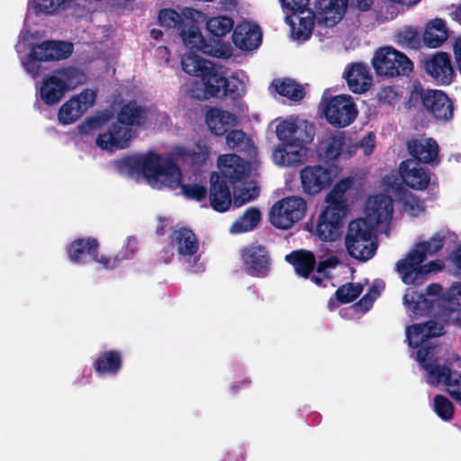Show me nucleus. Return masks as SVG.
Wrapping results in <instances>:
<instances>
[{
    "label": "nucleus",
    "instance_id": "f257e3e1",
    "mask_svg": "<svg viewBox=\"0 0 461 461\" xmlns=\"http://www.w3.org/2000/svg\"><path fill=\"white\" fill-rule=\"evenodd\" d=\"M349 2H281L283 8L290 10L285 14V23L290 26L292 38L298 41H307L312 33L314 24L321 28H333L344 17Z\"/></svg>",
    "mask_w": 461,
    "mask_h": 461
},
{
    "label": "nucleus",
    "instance_id": "f03ea898",
    "mask_svg": "<svg viewBox=\"0 0 461 461\" xmlns=\"http://www.w3.org/2000/svg\"><path fill=\"white\" fill-rule=\"evenodd\" d=\"M121 173L129 176L141 173L147 182L154 188L176 190L183 176L180 167L173 156H163L154 151L145 155L126 156L116 161Z\"/></svg>",
    "mask_w": 461,
    "mask_h": 461
},
{
    "label": "nucleus",
    "instance_id": "7ed1b4c3",
    "mask_svg": "<svg viewBox=\"0 0 461 461\" xmlns=\"http://www.w3.org/2000/svg\"><path fill=\"white\" fill-rule=\"evenodd\" d=\"M149 109L139 104L135 100L122 104L116 114V121L109 128L99 133L95 145L102 150L114 152L128 149L139 131L149 122Z\"/></svg>",
    "mask_w": 461,
    "mask_h": 461
},
{
    "label": "nucleus",
    "instance_id": "20e7f679",
    "mask_svg": "<svg viewBox=\"0 0 461 461\" xmlns=\"http://www.w3.org/2000/svg\"><path fill=\"white\" fill-rule=\"evenodd\" d=\"M348 185L344 182L336 184L327 194V206L321 212L315 229V235L322 241L335 240L342 227V221L348 211L345 193Z\"/></svg>",
    "mask_w": 461,
    "mask_h": 461
},
{
    "label": "nucleus",
    "instance_id": "39448f33",
    "mask_svg": "<svg viewBox=\"0 0 461 461\" xmlns=\"http://www.w3.org/2000/svg\"><path fill=\"white\" fill-rule=\"evenodd\" d=\"M372 237L373 226L366 219L352 220L348 223L345 236V246L348 255L363 262L372 258L377 249Z\"/></svg>",
    "mask_w": 461,
    "mask_h": 461
},
{
    "label": "nucleus",
    "instance_id": "423d86ee",
    "mask_svg": "<svg viewBox=\"0 0 461 461\" xmlns=\"http://www.w3.org/2000/svg\"><path fill=\"white\" fill-rule=\"evenodd\" d=\"M411 105L420 104L422 110L437 121L449 122L454 116V103L448 95L437 89L415 87L410 94Z\"/></svg>",
    "mask_w": 461,
    "mask_h": 461
},
{
    "label": "nucleus",
    "instance_id": "0eeeda50",
    "mask_svg": "<svg viewBox=\"0 0 461 461\" xmlns=\"http://www.w3.org/2000/svg\"><path fill=\"white\" fill-rule=\"evenodd\" d=\"M373 68L379 77H404L413 70L412 61L393 47L378 49L372 59Z\"/></svg>",
    "mask_w": 461,
    "mask_h": 461
},
{
    "label": "nucleus",
    "instance_id": "6e6552de",
    "mask_svg": "<svg viewBox=\"0 0 461 461\" xmlns=\"http://www.w3.org/2000/svg\"><path fill=\"white\" fill-rule=\"evenodd\" d=\"M169 245L176 249L179 259L187 265L189 271L199 273L204 270L198 253L199 240L191 229L182 227L174 230L169 236Z\"/></svg>",
    "mask_w": 461,
    "mask_h": 461
},
{
    "label": "nucleus",
    "instance_id": "1a4fd4ad",
    "mask_svg": "<svg viewBox=\"0 0 461 461\" xmlns=\"http://www.w3.org/2000/svg\"><path fill=\"white\" fill-rule=\"evenodd\" d=\"M306 212L307 203L303 197L286 196L273 204L269 212V221L277 229L288 230L303 220Z\"/></svg>",
    "mask_w": 461,
    "mask_h": 461
},
{
    "label": "nucleus",
    "instance_id": "9d476101",
    "mask_svg": "<svg viewBox=\"0 0 461 461\" xmlns=\"http://www.w3.org/2000/svg\"><path fill=\"white\" fill-rule=\"evenodd\" d=\"M322 113L330 125L345 128L353 123L358 110L350 95H338L323 100Z\"/></svg>",
    "mask_w": 461,
    "mask_h": 461
},
{
    "label": "nucleus",
    "instance_id": "9b49d317",
    "mask_svg": "<svg viewBox=\"0 0 461 461\" xmlns=\"http://www.w3.org/2000/svg\"><path fill=\"white\" fill-rule=\"evenodd\" d=\"M426 260L414 247L409 250L405 258L395 264V271L400 275L403 284L420 285L423 284L429 274V266H423Z\"/></svg>",
    "mask_w": 461,
    "mask_h": 461
},
{
    "label": "nucleus",
    "instance_id": "f8f14e48",
    "mask_svg": "<svg viewBox=\"0 0 461 461\" xmlns=\"http://www.w3.org/2000/svg\"><path fill=\"white\" fill-rule=\"evenodd\" d=\"M430 348L420 347L417 351V359L422 367L428 372L427 382L432 386L444 383L447 388L453 386L461 387V373L451 372L449 366L432 365L428 361Z\"/></svg>",
    "mask_w": 461,
    "mask_h": 461
},
{
    "label": "nucleus",
    "instance_id": "ddd939ff",
    "mask_svg": "<svg viewBox=\"0 0 461 461\" xmlns=\"http://www.w3.org/2000/svg\"><path fill=\"white\" fill-rule=\"evenodd\" d=\"M333 178L332 170L321 165L306 166L300 171L303 192L312 196L328 189Z\"/></svg>",
    "mask_w": 461,
    "mask_h": 461
},
{
    "label": "nucleus",
    "instance_id": "4468645a",
    "mask_svg": "<svg viewBox=\"0 0 461 461\" xmlns=\"http://www.w3.org/2000/svg\"><path fill=\"white\" fill-rule=\"evenodd\" d=\"M422 65L425 72L438 86H448L456 77L450 55L447 52L438 51L425 58Z\"/></svg>",
    "mask_w": 461,
    "mask_h": 461
},
{
    "label": "nucleus",
    "instance_id": "2eb2a0df",
    "mask_svg": "<svg viewBox=\"0 0 461 461\" xmlns=\"http://www.w3.org/2000/svg\"><path fill=\"white\" fill-rule=\"evenodd\" d=\"M245 272L253 277H266L270 270V258L262 245L245 247L241 253Z\"/></svg>",
    "mask_w": 461,
    "mask_h": 461
},
{
    "label": "nucleus",
    "instance_id": "dca6fc26",
    "mask_svg": "<svg viewBox=\"0 0 461 461\" xmlns=\"http://www.w3.org/2000/svg\"><path fill=\"white\" fill-rule=\"evenodd\" d=\"M210 206L218 212H227L232 203V196L227 182L218 172L210 176V186L207 193Z\"/></svg>",
    "mask_w": 461,
    "mask_h": 461
},
{
    "label": "nucleus",
    "instance_id": "f3484780",
    "mask_svg": "<svg viewBox=\"0 0 461 461\" xmlns=\"http://www.w3.org/2000/svg\"><path fill=\"white\" fill-rule=\"evenodd\" d=\"M100 243L94 237L77 238L66 247L68 259L76 265H85L93 261L99 251Z\"/></svg>",
    "mask_w": 461,
    "mask_h": 461
},
{
    "label": "nucleus",
    "instance_id": "a211bd4d",
    "mask_svg": "<svg viewBox=\"0 0 461 461\" xmlns=\"http://www.w3.org/2000/svg\"><path fill=\"white\" fill-rule=\"evenodd\" d=\"M218 175L230 185L242 182L247 176L249 167L246 161L236 154H226L218 158Z\"/></svg>",
    "mask_w": 461,
    "mask_h": 461
},
{
    "label": "nucleus",
    "instance_id": "6ab92c4d",
    "mask_svg": "<svg viewBox=\"0 0 461 461\" xmlns=\"http://www.w3.org/2000/svg\"><path fill=\"white\" fill-rule=\"evenodd\" d=\"M409 154L415 162L423 164H436L440 161L438 158L439 147L432 138L411 139L406 142Z\"/></svg>",
    "mask_w": 461,
    "mask_h": 461
},
{
    "label": "nucleus",
    "instance_id": "aec40b11",
    "mask_svg": "<svg viewBox=\"0 0 461 461\" xmlns=\"http://www.w3.org/2000/svg\"><path fill=\"white\" fill-rule=\"evenodd\" d=\"M399 173L403 183L413 190L423 191L430 183V172L421 167L413 159H406L400 163Z\"/></svg>",
    "mask_w": 461,
    "mask_h": 461
},
{
    "label": "nucleus",
    "instance_id": "412c9836",
    "mask_svg": "<svg viewBox=\"0 0 461 461\" xmlns=\"http://www.w3.org/2000/svg\"><path fill=\"white\" fill-rule=\"evenodd\" d=\"M231 39L238 49L254 50L262 43L261 28L258 24L242 22L234 28Z\"/></svg>",
    "mask_w": 461,
    "mask_h": 461
},
{
    "label": "nucleus",
    "instance_id": "4be33fe9",
    "mask_svg": "<svg viewBox=\"0 0 461 461\" xmlns=\"http://www.w3.org/2000/svg\"><path fill=\"white\" fill-rule=\"evenodd\" d=\"M366 211L367 217L376 224L389 223L393 213V199L384 194L369 196L366 200Z\"/></svg>",
    "mask_w": 461,
    "mask_h": 461
},
{
    "label": "nucleus",
    "instance_id": "5701e85b",
    "mask_svg": "<svg viewBox=\"0 0 461 461\" xmlns=\"http://www.w3.org/2000/svg\"><path fill=\"white\" fill-rule=\"evenodd\" d=\"M443 334V326L434 321L416 323L406 329V339L409 346L412 348H418L428 339L440 337Z\"/></svg>",
    "mask_w": 461,
    "mask_h": 461
},
{
    "label": "nucleus",
    "instance_id": "b1692460",
    "mask_svg": "<svg viewBox=\"0 0 461 461\" xmlns=\"http://www.w3.org/2000/svg\"><path fill=\"white\" fill-rule=\"evenodd\" d=\"M67 93L65 84L60 80L55 70L46 75L40 88V98L47 105L59 103Z\"/></svg>",
    "mask_w": 461,
    "mask_h": 461
},
{
    "label": "nucleus",
    "instance_id": "393cba45",
    "mask_svg": "<svg viewBox=\"0 0 461 461\" xmlns=\"http://www.w3.org/2000/svg\"><path fill=\"white\" fill-rule=\"evenodd\" d=\"M345 141V134L342 131H337L321 140L317 149L319 159L326 164L336 162L342 152Z\"/></svg>",
    "mask_w": 461,
    "mask_h": 461
},
{
    "label": "nucleus",
    "instance_id": "a878e982",
    "mask_svg": "<svg viewBox=\"0 0 461 461\" xmlns=\"http://www.w3.org/2000/svg\"><path fill=\"white\" fill-rule=\"evenodd\" d=\"M345 78L348 88L355 94L366 92L372 85L369 69L362 63L352 64L345 72Z\"/></svg>",
    "mask_w": 461,
    "mask_h": 461
},
{
    "label": "nucleus",
    "instance_id": "bb28decb",
    "mask_svg": "<svg viewBox=\"0 0 461 461\" xmlns=\"http://www.w3.org/2000/svg\"><path fill=\"white\" fill-rule=\"evenodd\" d=\"M285 261L293 266L298 276L304 279H308L316 267L315 255L310 250H294L285 256Z\"/></svg>",
    "mask_w": 461,
    "mask_h": 461
},
{
    "label": "nucleus",
    "instance_id": "cd10ccee",
    "mask_svg": "<svg viewBox=\"0 0 461 461\" xmlns=\"http://www.w3.org/2000/svg\"><path fill=\"white\" fill-rule=\"evenodd\" d=\"M404 304L410 308L416 315H438V303L436 299L419 293L417 291H411L407 293L403 296Z\"/></svg>",
    "mask_w": 461,
    "mask_h": 461
},
{
    "label": "nucleus",
    "instance_id": "c85d7f7f",
    "mask_svg": "<svg viewBox=\"0 0 461 461\" xmlns=\"http://www.w3.org/2000/svg\"><path fill=\"white\" fill-rule=\"evenodd\" d=\"M93 367L99 375H116L122 367V354L117 349L101 352L94 361Z\"/></svg>",
    "mask_w": 461,
    "mask_h": 461
},
{
    "label": "nucleus",
    "instance_id": "c756f323",
    "mask_svg": "<svg viewBox=\"0 0 461 461\" xmlns=\"http://www.w3.org/2000/svg\"><path fill=\"white\" fill-rule=\"evenodd\" d=\"M448 38V31L444 20L436 18L426 23L422 34L424 46L431 49L440 47Z\"/></svg>",
    "mask_w": 461,
    "mask_h": 461
},
{
    "label": "nucleus",
    "instance_id": "7c9ffc66",
    "mask_svg": "<svg viewBox=\"0 0 461 461\" xmlns=\"http://www.w3.org/2000/svg\"><path fill=\"white\" fill-rule=\"evenodd\" d=\"M276 134L282 145L289 142L299 141L301 143H310L313 136L308 134L295 122L283 121L276 125Z\"/></svg>",
    "mask_w": 461,
    "mask_h": 461
},
{
    "label": "nucleus",
    "instance_id": "2f4dec72",
    "mask_svg": "<svg viewBox=\"0 0 461 461\" xmlns=\"http://www.w3.org/2000/svg\"><path fill=\"white\" fill-rule=\"evenodd\" d=\"M205 121L211 132L216 136H222L230 125H233L236 118L228 111L211 108L205 116Z\"/></svg>",
    "mask_w": 461,
    "mask_h": 461
},
{
    "label": "nucleus",
    "instance_id": "473e14b6",
    "mask_svg": "<svg viewBox=\"0 0 461 461\" xmlns=\"http://www.w3.org/2000/svg\"><path fill=\"white\" fill-rule=\"evenodd\" d=\"M210 151L205 145L196 144L193 149L183 146L176 147L174 151L167 156H173L177 163V158H182L191 167L203 166L209 157Z\"/></svg>",
    "mask_w": 461,
    "mask_h": 461
},
{
    "label": "nucleus",
    "instance_id": "72a5a7b5",
    "mask_svg": "<svg viewBox=\"0 0 461 461\" xmlns=\"http://www.w3.org/2000/svg\"><path fill=\"white\" fill-rule=\"evenodd\" d=\"M419 2H376L374 5L375 18L379 23L393 20L399 14L404 12V5L407 9L412 8Z\"/></svg>",
    "mask_w": 461,
    "mask_h": 461
},
{
    "label": "nucleus",
    "instance_id": "f704fd0d",
    "mask_svg": "<svg viewBox=\"0 0 461 461\" xmlns=\"http://www.w3.org/2000/svg\"><path fill=\"white\" fill-rule=\"evenodd\" d=\"M225 77L219 68L212 62L204 72V77H201L204 94L210 97H219Z\"/></svg>",
    "mask_w": 461,
    "mask_h": 461
},
{
    "label": "nucleus",
    "instance_id": "c9c22d12",
    "mask_svg": "<svg viewBox=\"0 0 461 461\" xmlns=\"http://www.w3.org/2000/svg\"><path fill=\"white\" fill-rule=\"evenodd\" d=\"M457 299L448 297L438 303V316L447 325L461 327V308Z\"/></svg>",
    "mask_w": 461,
    "mask_h": 461
},
{
    "label": "nucleus",
    "instance_id": "e433bc0d",
    "mask_svg": "<svg viewBox=\"0 0 461 461\" xmlns=\"http://www.w3.org/2000/svg\"><path fill=\"white\" fill-rule=\"evenodd\" d=\"M272 86L275 90L282 96L287 97L292 101H301L305 95V90L292 78L276 79Z\"/></svg>",
    "mask_w": 461,
    "mask_h": 461
},
{
    "label": "nucleus",
    "instance_id": "4c0bfd02",
    "mask_svg": "<svg viewBox=\"0 0 461 461\" xmlns=\"http://www.w3.org/2000/svg\"><path fill=\"white\" fill-rule=\"evenodd\" d=\"M54 70L65 84L67 92L84 85L87 80L86 74L82 69L73 66L63 67Z\"/></svg>",
    "mask_w": 461,
    "mask_h": 461
},
{
    "label": "nucleus",
    "instance_id": "58836bf2",
    "mask_svg": "<svg viewBox=\"0 0 461 461\" xmlns=\"http://www.w3.org/2000/svg\"><path fill=\"white\" fill-rule=\"evenodd\" d=\"M261 220V212L256 207L248 208L232 224L230 231L242 233L255 229Z\"/></svg>",
    "mask_w": 461,
    "mask_h": 461
},
{
    "label": "nucleus",
    "instance_id": "ea45409f",
    "mask_svg": "<svg viewBox=\"0 0 461 461\" xmlns=\"http://www.w3.org/2000/svg\"><path fill=\"white\" fill-rule=\"evenodd\" d=\"M394 41L402 48L418 50L421 46L422 36L416 28L405 26L396 31Z\"/></svg>",
    "mask_w": 461,
    "mask_h": 461
},
{
    "label": "nucleus",
    "instance_id": "a19ab883",
    "mask_svg": "<svg viewBox=\"0 0 461 461\" xmlns=\"http://www.w3.org/2000/svg\"><path fill=\"white\" fill-rule=\"evenodd\" d=\"M211 63V61L193 53L184 55L181 59L183 70L190 76L198 77H204V72Z\"/></svg>",
    "mask_w": 461,
    "mask_h": 461
},
{
    "label": "nucleus",
    "instance_id": "79ce46f5",
    "mask_svg": "<svg viewBox=\"0 0 461 461\" xmlns=\"http://www.w3.org/2000/svg\"><path fill=\"white\" fill-rule=\"evenodd\" d=\"M206 29L213 38H222L234 30V21L225 15L211 17L206 22Z\"/></svg>",
    "mask_w": 461,
    "mask_h": 461
},
{
    "label": "nucleus",
    "instance_id": "37998d69",
    "mask_svg": "<svg viewBox=\"0 0 461 461\" xmlns=\"http://www.w3.org/2000/svg\"><path fill=\"white\" fill-rule=\"evenodd\" d=\"M306 143L299 141L289 142L278 148L281 153V163L287 166H294L303 162V148Z\"/></svg>",
    "mask_w": 461,
    "mask_h": 461
},
{
    "label": "nucleus",
    "instance_id": "c03bdc74",
    "mask_svg": "<svg viewBox=\"0 0 461 461\" xmlns=\"http://www.w3.org/2000/svg\"><path fill=\"white\" fill-rule=\"evenodd\" d=\"M84 114L80 104L75 98H70L65 102L58 113L59 122L63 125H69L77 121Z\"/></svg>",
    "mask_w": 461,
    "mask_h": 461
},
{
    "label": "nucleus",
    "instance_id": "a18cd8bd",
    "mask_svg": "<svg viewBox=\"0 0 461 461\" xmlns=\"http://www.w3.org/2000/svg\"><path fill=\"white\" fill-rule=\"evenodd\" d=\"M180 36L184 44L191 50H196L204 51L206 43L197 26L191 25L187 30L182 29Z\"/></svg>",
    "mask_w": 461,
    "mask_h": 461
},
{
    "label": "nucleus",
    "instance_id": "49530a36",
    "mask_svg": "<svg viewBox=\"0 0 461 461\" xmlns=\"http://www.w3.org/2000/svg\"><path fill=\"white\" fill-rule=\"evenodd\" d=\"M363 292L360 283H347L340 285L335 292V299L342 304L355 301Z\"/></svg>",
    "mask_w": 461,
    "mask_h": 461
},
{
    "label": "nucleus",
    "instance_id": "de8ad7c7",
    "mask_svg": "<svg viewBox=\"0 0 461 461\" xmlns=\"http://www.w3.org/2000/svg\"><path fill=\"white\" fill-rule=\"evenodd\" d=\"M50 40L44 41L39 44H33L28 54V58L33 60L48 62L53 61Z\"/></svg>",
    "mask_w": 461,
    "mask_h": 461
},
{
    "label": "nucleus",
    "instance_id": "09e8293b",
    "mask_svg": "<svg viewBox=\"0 0 461 461\" xmlns=\"http://www.w3.org/2000/svg\"><path fill=\"white\" fill-rule=\"evenodd\" d=\"M112 118L109 112L103 113L99 115L88 117L79 124L78 130L82 134H89L95 130L101 129Z\"/></svg>",
    "mask_w": 461,
    "mask_h": 461
},
{
    "label": "nucleus",
    "instance_id": "8fccbe9b",
    "mask_svg": "<svg viewBox=\"0 0 461 461\" xmlns=\"http://www.w3.org/2000/svg\"><path fill=\"white\" fill-rule=\"evenodd\" d=\"M178 187L181 188V193L186 199L202 202L207 197L208 189L204 185L199 184H182L181 178Z\"/></svg>",
    "mask_w": 461,
    "mask_h": 461
},
{
    "label": "nucleus",
    "instance_id": "3c124183",
    "mask_svg": "<svg viewBox=\"0 0 461 461\" xmlns=\"http://www.w3.org/2000/svg\"><path fill=\"white\" fill-rule=\"evenodd\" d=\"M434 411L441 420H450L454 415V405L446 396L437 394L434 397Z\"/></svg>",
    "mask_w": 461,
    "mask_h": 461
},
{
    "label": "nucleus",
    "instance_id": "603ef678",
    "mask_svg": "<svg viewBox=\"0 0 461 461\" xmlns=\"http://www.w3.org/2000/svg\"><path fill=\"white\" fill-rule=\"evenodd\" d=\"M402 204L404 210L411 216H418L426 209L424 200L409 192H403Z\"/></svg>",
    "mask_w": 461,
    "mask_h": 461
},
{
    "label": "nucleus",
    "instance_id": "864d4df0",
    "mask_svg": "<svg viewBox=\"0 0 461 461\" xmlns=\"http://www.w3.org/2000/svg\"><path fill=\"white\" fill-rule=\"evenodd\" d=\"M444 241V237L437 235L433 236L429 240L418 242L413 247L427 258L428 255L438 252L443 248Z\"/></svg>",
    "mask_w": 461,
    "mask_h": 461
},
{
    "label": "nucleus",
    "instance_id": "5fc2aeb1",
    "mask_svg": "<svg viewBox=\"0 0 461 461\" xmlns=\"http://www.w3.org/2000/svg\"><path fill=\"white\" fill-rule=\"evenodd\" d=\"M51 43V51L53 54V61L67 59L71 56L74 50V45L71 42L64 41H53Z\"/></svg>",
    "mask_w": 461,
    "mask_h": 461
},
{
    "label": "nucleus",
    "instance_id": "6e6d98bb",
    "mask_svg": "<svg viewBox=\"0 0 461 461\" xmlns=\"http://www.w3.org/2000/svg\"><path fill=\"white\" fill-rule=\"evenodd\" d=\"M241 81L237 77L228 79L225 77V82L222 85L219 97L230 96L233 100L241 97L242 93L240 89Z\"/></svg>",
    "mask_w": 461,
    "mask_h": 461
},
{
    "label": "nucleus",
    "instance_id": "4d7b16f0",
    "mask_svg": "<svg viewBox=\"0 0 461 461\" xmlns=\"http://www.w3.org/2000/svg\"><path fill=\"white\" fill-rule=\"evenodd\" d=\"M158 20L161 26L168 29L176 27L182 22V18L179 14L170 8L160 10L158 15Z\"/></svg>",
    "mask_w": 461,
    "mask_h": 461
},
{
    "label": "nucleus",
    "instance_id": "13d9d810",
    "mask_svg": "<svg viewBox=\"0 0 461 461\" xmlns=\"http://www.w3.org/2000/svg\"><path fill=\"white\" fill-rule=\"evenodd\" d=\"M246 133L241 130H231L226 135V143L230 149L241 151L245 148Z\"/></svg>",
    "mask_w": 461,
    "mask_h": 461
},
{
    "label": "nucleus",
    "instance_id": "bf43d9fd",
    "mask_svg": "<svg viewBox=\"0 0 461 461\" xmlns=\"http://www.w3.org/2000/svg\"><path fill=\"white\" fill-rule=\"evenodd\" d=\"M126 258V256L122 255L121 253L115 255L114 257H110L106 255L99 256L98 251L96 258H94L93 261L99 263L104 269L113 270L115 267H117L120 265V263Z\"/></svg>",
    "mask_w": 461,
    "mask_h": 461
},
{
    "label": "nucleus",
    "instance_id": "052dcab7",
    "mask_svg": "<svg viewBox=\"0 0 461 461\" xmlns=\"http://www.w3.org/2000/svg\"><path fill=\"white\" fill-rule=\"evenodd\" d=\"M70 2H49V5H43L41 2H29V8L35 11L36 14H52L53 10L58 7H67L70 6L68 4Z\"/></svg>",
    "mask_w": 461,
    "mask_h": 461
},
{
    "label": "nucleus",
    "instance_id": "680f3d73",
    "mask_svg": "<svg viewBox=\"0 0 461 461\" xmlns=\"http://www.w3.org/2000/svg\"><path fill=\"white\" fill-rule=\"evenodd\" d=\"M77 101V104H80L81 109L84 113L91 106L95 104L96 94L93 90L85 89L80 94L72 96Z\"/></svg>",
    "mask_w": 461,
    "mask_h": 461
},
{
    "label": "nucleus",
    "instance_id": "e2e57ef3",
    "mask_svg": "<svg viewBox=\"0 0 461 461\" xmlns=\"http://www.w3.org/2000/svg\"><path fill=\"white\" fill-rule=\"evenodd\" d=\"M258 194L259 189L258 187H253L251 192L248 188H243L238 195L234 196V204L240 207L257 198Z\"/></svg>",
    "mask_w": 461,
    "mask_h": 461
},
{
    "label": "nucleus",
    "instance_id": "0e129e2a",
    "mask_svg": "<svg viewBox=\"0 0 461 461\" xmlns=\"http://www.w3.org/2000/svg\"><path fill=\"white\" fill-rule=\"evenodd\" d=\"M339 264V259L335 256H331L325 260H321L319 262L316 261L315 270L317 273H321V275L326 276L330 278V276L328 272L329 269L335 268Z\"/></svg>",
    "mask_w": 461,
    "mask_h": 461
},
{
    "label": "nucleus",
    "instance_id": "69168bd1",
    "mask_svg": "<svg viewBox=\"0 0 461 461\" xmlns=\"http://www.w3.org/2000/svg\"><path fill=\"white\" fill-rule=\"evenodd\" d=\"M423 294H427V296L436 299L437 302L446 300L442 297V286L436 283L429 285Z\"/></svg>",
    "mask_w": 461,
    "mask_h": 461
},
{
    "label": "nucleus",
    "instance_id": "338daca9",
    "mask_svg": "<svg viewBox=\"0 0 461 461\" xmlns=\"http://www.w3.org/2000/svg\"><path fill=\"white\" fill-rule=\"evenodd\" d=\"M377 95L381 102L392 104L397 95L392 86H387L381 89Z\"/></svg>",
    "mask_w": 461,
    "mask_h": 461
},
{
    "label": "nucleus",
    "instance_id": "774afa93",
    "mask_svg": "<svg viewBox=\"0 0 461 461\" xmlns=\"http://www.w3.org/2000/svg\"><path fill=\"white\" fill-rule=\"evenodd\" d=\"M452 47L456 67L461 75V36L455 38Z\"/></svg>",
    "mask_w": 461,
    "mask_h": 461
}]
</instances>
